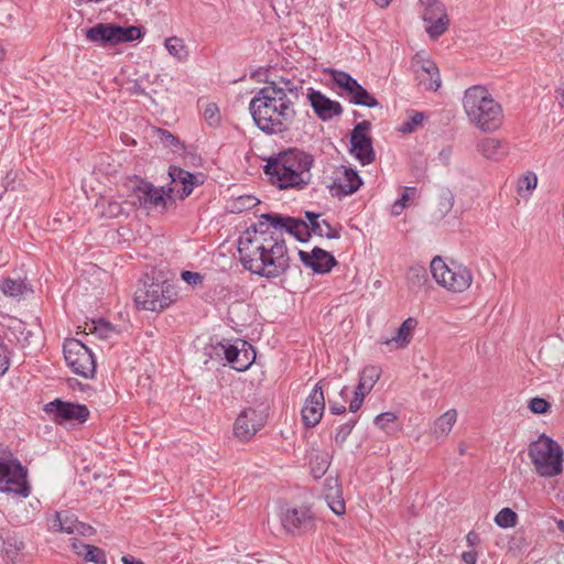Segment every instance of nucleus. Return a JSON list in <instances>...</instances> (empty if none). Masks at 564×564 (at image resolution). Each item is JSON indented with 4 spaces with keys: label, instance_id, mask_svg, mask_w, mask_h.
<instances>
[{
    "label": "nucleus",
    "instance_id": "obj_1",
    "mask_svg": "<svg viewBox=\"0 0 564 564\" xmlns=\"http://www.w3.org/2000/svg\"><path fill=\"white\" fill-rule=\"evenodd\" d=\"M253 226V234L246 230L239 238L238 252L243 268L253 274L274 279L285 273L290 257L281 232L284 229L300 242H307L311 231L306 221L281 214H262Z\"/></svg>",
    "mask_w": 564,
    "mask_h": 564
},
{
    "label": "nucleus",
    "instance_id": "obj_2",
    "mask_svg": "<svg viewBox=\"0 0 564 564\" xmlns=\"http://www.w3.org/2000/svg\"><path fill=\"white\" fill-rule=\"evenodd\" d=\"M303 93V85L294 79L280 77L265 80L249 102L254 124L265 134H282L294 123V99Z\"/></svg>",
    "mask_w": 564,
    "mask_h": 564
},
{
    "label": "nucleus",
    "instance_id": "obj_3",
    "mask_svg": "<svg viewBox=\"0 0 564 564\" xmlns=\"http://www.w3.org/2000/svg\"><path fill=\"white\" fill-rule=\"evenodd\" d=\"M314 158L300 149H289L267 159L263 172L279 189H304L312 181Z\"/></svg>",
    "mask_w": 564,
    "mask_h": 564
},
{
    "label": "nucleus",
    "instance_id": "obj_4",
    "mask_svg": "<svg viewBox=\"0 0 564 564\" xmlns=\"http://www.w3.org/2000/svg\"><path fill=\"white\" fill-rule=\"evenodd\" d=\"M464 109L469 120L480 130L494 131L502 122L501 106L482 86H473L465 91Z\"/></svg>",
    "mask_w": 564,
    "mask_h": 564
},
{
    "label": "nucleus",
    "instance_id": "obj_5",
    "mask_svg": "<svg viewBox=\"0 0 564 564\" xmlns=\"http://www.w3.org/2000/svg\"><path fill=\"white\" fill-rule=\"evenodd\" d=\"M528 455L539 476L551 478L562 474L563 449L547 435L541 434L538 440L531 442Z\"/></svg>",
    "mask_w": 564,
    "mask_h": 564
},
{
    "label": "nucleus",
    "instance_id": "obj_6",
    "mask_svg": "<svg viewBox=\"0 0 564 564\" xmlns=\"http://www.w3.org/2000/svg\"><path fill=\"white\" fill-rule=\"evenodd\" d=\"M176 295L175 288L169 281H154L145 275L139 281L134 292V302L139 308L161 312L175 301Z\"/></svg>",
    "mask_w": 564,
    "mask_h": 564
},
{
    "label": "nucleus",
    "instance_id": "obj_7",
    "mask_svg": "<svg viewBox=\"0 0 564 564\" xmlns=\"http://www.w3.org/2000/svg\"><path fill=\"white\" fill-rule=\"evenodd\" d=\"M430 268L437 284L451 292H464L473 282V273L467 267L456 262L448 265L438 256L431 261Z\"/></svg>",
    "mask_w": 564,
    "mask_h": 564
},
{
    "label": "nucleus",
    "instance_id": "obj_8",
    "mask_svg": "<svg viewBox=\"0 0 564 564\" xmlns=\"http://www.w3.org/2000/svg\"><path fill=\"white\" fill-rule=\"evenodd\" d=\"M0 492L26 498L31 494L28 469L12 455L0 459Z\"/></svg>",
    "mask_w": 564,
    "mask_h": 564
},
{
    "label": "nucleus",
    "instance_id": "obj_9",
    "mask_svg": "<svg viewBox=\"0 0 564 564\" xmlns=\"http://www.w3.org/2000/svg\"><path fill=\"white\" fill-rule=\"evenodd\" d=\"M64 357L70 370L84 378H93L96 361L91 350L76 338H68L63 345Z\"/></svg>",
    "mask_w": 564,
    "mask_h": 564
},
{
    "label": "nucleus",
    "instance_id": "obj_10",
    "mask_svg": "<svg viewBox=\"0 0 564 564\" xmlns=\"http://www.w3.org/2000/svg\"><path fill=\"white\" fill-rule=\"evenodd\" d=\"M424 7L422 19L425 23V31L433 40L443 35L448 26L449 19L445 6L438 0H420Z\"/></svg>",
    "mask_w": 564,
    "mask_h": 564
},
{
    "label": "nucleus",
    "instance_id": "obj_11",
    "mask_svg": "<svg viewBox=\"0 0 564 564\" xmlns=\"http://www.w3.org/2000/svg\"><path fill=\"white\" fill-rule=\"evenodd\" d=\"M332 79L350 96L352 104L368 108L379 105L378 100L347 72L333 69Z\"/></svg>",
    "mask_w": 564,
    "mask_h": 564
},
{
    "label": "nucleus",
    "instance_id": "obj_12",
    "mask_svg": "<svg viewBox=\"0 0 564 564\" xmlns=\"http://www.w3.org/2000/svg\"><path fill=\"white\" fill-rule=\"evenodd\" d=\"M44 411L58 424L72 421L85 423L90 414L86 405L63 401L61 399H55L46 403Z\"/></svg>",
    "mask_w": 564,
    "mask_h": 564
},
{
    "label": "nucleus",
    "instance_id": "obj_13",
    "mask_svg": "<svg viewBox=\"0 0 564 564\" xmlns=\"http://www.w3.org/2000/svg\"><path fill=\"white\" fill-rule=\"evenodd\" d=\"M370 128V121L364 120L358 122L350 133V152L361 162L362 165L370 164L375 161L372 139L368 134Z\"/></svg>",
    "mask_w": 564,
    "mask_h": 564
},
{
    "label": "nucleus",
    "instance_id": "obj_14",
    "mask_svg": "<svg viewBox=\"0 0 564 564\" xmlns=\"http://www.w3.org/2000/svg\"><path fill=\"white\" fill-rule=\"evenodd\" d=\"M283 528L292 534H301L313 530L314 517L306 507L289 508L281 514Z\"/></svg>",
    "mask_w": 564,
    "mask_h": 564
},
{
    "label": "nucleus",
    "instance_id": "obj_15",
    "mask_svg": "<svg viewBox=\"0 0 564 564\" xmlns=\"http://www.w3.org/2000/svg\"><path fill=\"white\" fill-rule=\"evenodd\" d=\"M325 411V397L321 382L316 383L310 395L306 398L302 409V421L305 427L316 426Z\"/></svg>",
    "mask_w": 564,
    "mask_h": 564
},
{
    "label": "nucleus",
    "instance_id": "obj_16",
    "mask_svg": "<svg viewBox=\"0 0 564 564\" xmlns=\"http://www.w3.org/2000/svg\"><path fill=\"white\" fill-rule=\"evenodd\" d=\"M299 257L305 267L318 274L328 273L337 265L335 257L319 247L313 248L311 252L299 250Z\"/></svg>",
    "mask_w": 564,
    "mask_h": 564
},
{
    "label": "nucleus",
    "instance_id": "obj_17",
    "mask_svg": "<svg viewBox=\"0 0 564 564\" xmlns=\"http://www.w3.org/2000/svg\"><path fill=\"white\" fill-rule=\"evenodd\" d=\"M134 195L139 205L145 209L161 208L163 210L166 207L163 188H158L149 182L140 181L134 188Z\"/></svg>",
    "mask_w": 564,
    "mask_h": 564
},
{
    "label": "nucleus",
    "instance_id": "obj_18",
    "mask_svg": "<svg viewBox=\"0 0 564 564\" xmlns=\"http://www.w3.org/2000/svg\"><path fill=\"white\" fill-rule=\"evenodd\" d=\"M380 370L375 366L365 367L360 373L359 382L355 389L354 398L349 404L350 412H357L364 403L365 397L379 380Z\"/></svg>",
    "mask_w": 564,
    "mask_h": 564
},
{
    "label": "nucleus",
    "instance_id": "obj_19",
    "mask_svg": "<svg viewBox=\"0 0 564 564\" xmlns=\"http://www.w3.org/2000/svg\"><path fill=\"white\" fill-rule=\"evenodd\" d=\"M307 98L314 112L323 121L343 113V107L338 101L329 99L318 90L310 89Z\"/></svg>",
    "mask_w": 564,
    "mask_h": 564
},
{
    "label": "nucleus",
    "instance_id": "obj_20",
    "mask_svg": "<svg viewBox=\"0 0 564 564\" xmlns=\"http://www.w3.org/2000/svg\"><path fill=\"white\" fill-rule=\"evenodd\" d=\"M361 185L362 181L358 173L350 167L343 166V170L338 171L329 189L333 196L341 197L354 194Z\"/></svg>",
    "mask_w": 564,
    "mask_h": 564
},
{
    "label": "nucleus",
    "instance_id": "obj_21",
    "mask_svg": "<svg viewBox=\"0 0 564 564\" xmlns=\"http://www.w3.org/2000/svg\"><path fill=\"white\" fill-rule=\"evenodd\" d=\"M261 419L253 409H246L240 412L234 425L235 435L241 441H248L261 427Z\"/></svg>",
    "mask_w": 564,
    "mask_h": 564
},
{
    "label": "nucleus",
    "instance_id": "obj_22",
    "mask_svg": "<svg viewBox=\"0 0 564 564\" xmlns=\"http://www.w3.org/2000/svg\"><path fill=\"white\" fill-rule=\"evenodd\" d=\"M86 40L101 47L117 45L115 23H98L86 30Z\"/></svg>",
    "mask_w": 564,
    "mask_h": 564
},
{
    "label": "nucleus",
    "instance_id": "obj_23",
    "mask_svg": "<svg viewBox=\"0 0 564 564\" xmlns=\"http://www.w3.org/2000/svg\"><path fill=\"white\" fill-rule=\"evenodd\" d=\"M169 176L171 177L172 184L175 186L178 184L182 185V198L189 196L194 188L199 184L196 175L176 165H171L169 167Z\"/></svg>",
    "mask_w": 564,
    "mask_h": 564
},
{
    "label": "nucleus",
    "instance_id": "obj_24",
    "mask_svg": "<svg viewBox=\"0 0 564 564\" xmlns=\"http://www.w3.org/2000/svg\"><path fill=\"white\" fill-rule=\"evenodd\" d=\"M417 79L425 89L436 91L441 87L438 68L431 61H426L417 70Z\"/></svg>",
    "mask_w": 564,
    "mask_h": 564
},
{
    "label": "nucleus",
    "instance_id": "obj_25",
    "mask_svg": "<svg viewBox=\"0 0 564 564\" xmlns=\"http://www.w3.org/2000/svg\"><path fill=\"white\" fill-rule=\"evenodd\" d=\"M80 528H84V523L79 522L74 514H69L68 512H56L52 521V529L58 532L68 534L78 532L85 535V532L80 531Z\"/></svg>",
    "mask_w": 564,
    "mask_h": 564
},
{
    "label": "nucleus",
    "instance_id": "obj_26",
    "mask_svg": "<svg viewBox=\"0 0 564 564\" xmlns=\"http://www.w3.org/2000/svg\"><path fill=\"white\" fill-rule=\"evenodd\" d=\"M0 291L12 299H20L24 294L33 292L31 285L24 279L10 276L0 280Z\"/></svg>",
    "mask_w": 564,
    "mask_h": 564
},
{
    "label": "nucleus",
    "instance_id": "obj_27",
    "mask_svg": "<svg viewBox=\"0 0 564 564\" xmlns=\"http://www.w3.org/2000/svg\"><path fill=\"white\" fill-rule=\"evenodd\" d=\"M417 325V321L413 317L406 318L401 326L397 329L395 336L381 340L386 345L394 343L397 348H404L412 339V333Z\"/></svg>",
    "mask_w": 564,
    "mask_h": 564
},
{
    "label": "nucleus",
    "instance_id": "obj_28",
    "mask_svg": "<svg viewBox=\"0 0 564 564\" xmlns=\"http://www.w3.org/2000/svg\"><path fill=\"white\" fill-rule=\"evenodd\" d=\"M478 151L487 159L499 160L507 153V147L499 139L485 138L477 144Z\"/></svg>",
    "mask_w": 564,
    "mask_h": 564
},
{
    "label": "nucleus",
    "instance_id": "obj_29",
    "mask_svg": "<svg viewBox=\"0 0 564 564\" xmlns=\"http://www.w3.org/2000/svg\"><path fill=\"white\" fill-rule=\"evenodd\" d=\"M457 420V412L454 409H451L438 416L433 426V434L436 437L446 436L453 429L455 422Z\"/></svg>",
    "mask_w": 564,
    "mask_h": 564
},
{
    "label": "nucleus",
    "instance_id": "obj_30",
    "mask_svg": "<svg viewBox=\"0 0 564 564\" xmlns=\"http://www.w3.org/2000/svg\"><path fill=\"white\" fill-rule=\"evenodd\" d=\"M330 465V456L326 452L312 453L310 457L311 473L314 478L323 477L328 470Z\"/></svg>",
    "mask_w": 564,
    "mask_h": 564
},
{
    "label": "nucleus",
    "instance_id": "obj_31",
    "mask_svg": "<svg viewBox=\"0 0 564 564\" xmlns=\"http://www.w3.org/2000/svg\"><path fill=\"white\" fill-rule=\"evenodd\" d=\"M241 346L237 361L235 362L234 369L237 371L247 370L256 359V351L253 347L246 340H239Z\"/></svg>",
    "mask_w": 564,
    "mask_h": 564
},
{
    "label": "nucleus",
    "instance_id": "obj_32",
    "mask_svg": "<svg viewBox=\"0 0 564 564\" xmlns=\"http://www.w3.org/2000/svg\"><path fill=\"white\" fill-rule=\"evenodd\" d=\"M116 34H117V45L122 43L133 42L135 40H141L144 35L142 28L129 25L121 26L116 24Z\"/></svg>",
    "mask_w": 564,
    "mask_h": 564
},
{
    "label": "nucleus",
    "instance_id": "obj_33",
    "mask_svg": "<svg viewBox=\"0 0 564 564\" xmlns=\"http://www.w3.org/2000/svg\"><path fill=\"white\" fill-rule=\"evenodd\" d=\"M410 290L422 288L427 282V272L423 267H411L406 274Z\"/></svg>",
    "mask_w": 564,
    "mask_h": 564
},
{
    "label": "nucleus",
    "instance_id": "obj_34",
    "mask_svg": "<svg viewBox=\"0 0 564 564\" xmlns=\"http://www.w3.org/2000/svg\"><path fill=\"white\" fill-rule=\"evenodd\" d=\"M3 552L6 557L14 563V560L19 552L24 549V542L20 540L17 535H8L3 540Z\"/></svg>",
    "mask_w": 564,
    "mask_h": 564
},
{
    "label": "nucleus",
    "instance_id": "obj_35",
    "mask_svg": "<svg viewBox=\"0 0 564 564\" xmlns=\"http://www.w3.org/2000/svg\"><path fill=\"white\" fill-rule=\"evenodd\" d=\"M438 209L435 215L436 219L444 218L454 206V194L448 188H443L438 195Z\"/></svg>",
    "mask_w": 564,
    "mask_h": 564
},
{
    "label": "nucleus",
    "instance_id": "obj_36",
    "mask_svg": "<svg viewBox=\"0 0 564 564\" xmlns=\"http://www.w3.org/2000/svg\"><path fill=\"white\" fill-rule=\"evenodd\" d=\"M310 231L311 236L315 235L318 237H326L328 239H338L340 237L339 229L332 227L326 219H318V223L313 224V228Z\"/></svg>",
    "mask_w": 564,
    "mask_h": 564
},
{
    "label": "nucleus",
    "instance_id": "obj_37",
    "mask_svg": "<svg viewBox=\"0 0 564 564\" xmlns=\"http://www.w3.org/2000/svg\"><path fill=\"white\" fill-rule=\"evenodd\" d=\"M518 516L510 508L501 509L495 517V522L498 527L508 529L513 528L517 524Z\"/></svg>",
    "mask_w": 564,
    "mask_h": 564
},
{
    "label": "nucleus",
    "instance_id": "obj_38",
    "mask_svg": "<svg viewBox=\"0 0 564 564\" xmlns=\"http://www.w3.org/2000/svg\"><path fill=\"white\" fill-rule=\"evenodd\" d=\"M158 137L162 144L166 148H170L173 152H180L184 150V145L181 143L180 139L165 129L158 130Z\"/></svg>",
    "mask_w": 564,
    "mask_h": 564
},
{
    "label": "nucleus",
    "instance_id": "obj_39",
    "mask_svg": "<svg viewBox=\"0 0 564 564\" xmlns=\"http://www.w3.org/2000/svg\"><path fill=\"white\" fill-rule=\"evenodd\" d=\"M326 500L332 509V511L337 514L341 516L346 511V506L344 499L340 497V490L338 488L335 489V495L327 494Z\"/></svg>",
    "mask_w": 564,
    "mask_h": 564
},
{
    "label": "nucleus",
    "instance_id": "obj_40",
    "mask_svg": "<svg viewBox=\"0 0 564 564\" xmlns=\"http://www.w3.org/2000/svg\"><path fill=\"white\" fill-rule=\"evenodd\" d=\"M538 177L534 173L528 172L525 175L521 176L518 181V193L523 196L524 193H530L532 189L536 187Z\"/></svg>",
    "mask_w": 564,
    "mask_h": 564
},
{
    "label": "nucleus",
    "instance_id": "obj_41",
    "mask_svg": "<svg viewBox=\"0 0 564 564\" xmlns=\"http://www.w3.org/2000/svg\"><path fill=\"white\" fill-rule=\"evenodd\" d=\"M83 558L86 562H91L95 564H106L107 563L105 551L102 549L91 545V544L87 549Z\"/></svg>",
    "mask_w": 564,
    "mask_h": 564
},
{
    "label": "nucleus",
    "instance_id": "obj_42",
    "mask_svg": "<svg viewBox=\"0 0 564 564\" xmlns=\"http://www.w3.org/2000/svg\"><path fill=\"white\" fill-rule=\"evenodd\" d=\"M424 115L422 112H413V115L402 123L399 131L402 133H411L422 123Z\"/></svg>",
    "mask_w": 564,
    "mask_h": 564
},
{
    "label": "nucleus",
    "instance_id": "obj_43",
    "mask_svg": "<svg viewBox=\"0 0 564 564\" xmlns=\"http://www.w3.org/2000/svg\"><path fill=\"white\" fill-rule=\"evenodd\" d=\"M357 423L356 419H351L346 423L341 424L337 429V433L335 435V442L339 445L344 444L348 435L351 433L352 429Z\"/></svg>",
    "mask_w": 564,
    "mask_h": 564
},
{
    "label": "nucleus",
    "instance_id": "obj_44",
    "mask_svg": "<svg viewBox=\"0 0 564 564\" xmlns=\"http://www.w3.org/2000/svg\"><path fill=\"white\" fill-rule=\"evenodd\" d=\"M165 47L171 55L177 58H181V53L184 51L183 41L176 36L166 39Z\"/></svg>",
    "mask_w": 564,
    "mask_h": 564
},
{
    "label": "nucleus",
    "instance_id": "obj_45",
    "mask_svg": "<svg viewBox=\"0 0 564 564\" xmlns=\"http://www.w3.org/2000/svg\"><path fill=\"white\" fill-rule=\"evenodd\" d=\"M550 408L551 404L543 398L535 397L529 401V409L535 414H544Z\"/></svg>",
    "mask_w": 564,
    "mask_h": 564
},
{
    "label": "nucleus",
    "instance_id": "obj_46",
    "mask_svg": "<svg viewBox=\"0 0 564 564\" xmlns=\"http://www.w3.org/2000/svg\"><path fill=\"white\" fill-rule=\"evenodd\" d=\"M94 324V332L98 334L101 338H108L109 335L113 332L112 325L105 321L104 318H100L98 321H93Z\"/></svg>",
    "mask_w": 564,
    "mask_h": 564
},
{
    "label": "nucleus",
    "instance_id": "obj_47",
    "mask_svg": "<svg viewBox=\"0 0 564 564\" xmlns=\"http://www.w3.org/2000/svg\"><path fill=\"white\" fill-rule=\"evenodd\" d=\"M223 348H224L226 360L234 368L235 362L237 361V358L239 356L240 348H241L239 341L236 344L223 345Z\"/></svg>",
    "mask_w": 564,
    "mask_h": 564
},
{
    "label": "nucleus",
    "instance_id": "obj_48",
    "mask_svg": "<svg viewBox=\"0 0 564 564\" xmlns=\"http://www.w3.org/2000/svg\"><path fill=\"white\" fill-rule=\"evenodd\" d=\"M397 420V415L393 412H383L375 417V425L380 430H386L389 423H392Z\"/></svg>",
    "mask_w": 564,
    "mask_h": 564
},
{
    "label": "nucleus",
    "instance_id": "obj_49",
    "mask_svg": "<svg viewBox=\"0 0 564 564\" xmlns=\"http://www.w3.org/2000/svg\"><path fill=\"white\" fill-rule=\"evenodd\" d=\"M204 118L210 124L215 126L219 121V110L215 104H208L204 110Z\"/></svg>",
    "mask_w": 564,
    "mask_h": 564
},
{
    "label": "nucleus",
    "instance_id": "obj_50",
    "mask_svg": "<svg viewBox=\"0 0 564 564\" xmlns=\"http://www.w3.org/2000/svg\"><path fill=\"white\" fill-rule=\"evenodd\" d=\"M10 366L8 347L0 338V377L6 373Z\"/></svg>",
    "mask_w": 564,
    "mask_h": 564
},
{
    "label": "nucleus",
    "instance_id": "obj_51",
    "mask_svg": "<svg viewBox=\"0 0 564 564\" xmlns=\"http://www.w3.org/2000/svg\"><path fill=\"white\" fill-rule=\"evenodd\" d=\"M181 276L189 285H197L203 282V275L198 272L182 271Z\"/></svg>",
    "mask_w": 564,
    "mask_h": 564
},
{
    "label": "nucleus",
    "instance_id": "obj_52",
    "mask_svg": "<svg viewBox=\"0 0 564 564\" xmlns=\"http://www.w3.org/2000/svg\"><path fill=\"white\" fill-rule=\"evenodd\" d=\"M122 206L117 202H108L107 208L102 212V214L108 218H113L122 214Z\"/></svg>",
    "mask_w": 564,
    "mask_h": 564
},
{
    "label": "nucleus",
    "instance_id": "obj_53",
    "mask_svg": "<svg viewBox=\"0 0 564 564\" xmlns=\"http://www.w3.org/2000/svg\"><path fill=\"white\" fill-rule=\"evenodd\" d=\"M89 545L90 544L84 543L83 541H80L78 539H72V547L78 556L84 557Z\"/></svg>",
    "mask_w": 564,
    "mask_h": 564
},
{
    "label": "nucleus",
    "instance_id": "obj_54",
    "mask_svg": "<svg viewBox=\"0 0 564 564\" xmlns=\"http://www.w3.org/2000/svg\"><path fill=\"white\" fill-rule=\"evenodd\" d=\"M238 203L243 208H251V207L256 206L259 203V200L253 196L246 195V196H240L238 199Z\"/></svg>",
    "mask_w": 564,
    "mask_h": 564
},
{
    "label": "nucleus",
    "instance_id": "obj_55",
    "mask_svg": "<svg viewBox=\"0 0 564 564\" xmlns=\"http://www.w3.org/2000/svg\"><path fill=\"white\" fill-rule=\"evenodd\" d=\"M321 218V214L314 212H305V221L308 225V230H312L313 224H317Z\"/></svg>",
    "mask_w": 564,
    "mask_h": 564
},
{
    "label": "nucleus",
    "instance_id": "obj_56",
    "mask_svg": "<svg viewBox=\"0 0 564 564\" xmlns=\"http://www.w3.org/2000/svg\"><path fill=\"white\" fill-rule=\"evenodd\" d=\"M416 193L415 187H405L404 192L401 194V197L398 198L400 202L405 203V206L408 205V202L414 196Z\"/></svg>",
    "mask_w": 564,
    "mask_h": 564
},
{
    "label": "nucleus",
    "instance_id": "obj_57",
    "mask_svg": "<svg viewBox=\"0 0 564 564\" xmlns=\"http://www.w3.org/2000/svg\"><path fill=\"white\" fill-rule=\"evenodd\" d=\"M462 560L466 564H476L477 563V553L475 551H466L462 554Z\"/></svg>",
    "mask_w": 564,
    "mask_h": 564
},
{
    "label": "nucleus",
    "instance_id": "obj_58",
    "mask_svg": "<svg viewBox=\"0 0 564 564\" xmlns=\"http://www.w3.org/2000/svg\"><path fill=\"white\" fill-rule=\"evenodd\" d=\"M405 207V203H402L399 199H397L392 205L391 213L392 215L398 216L403 212Z\"/></svg>",
    "mask_w": 564,
    "mask_h": 564
},
{
    "label": "nucleus",
    "instance_id": "obj_59",
    "mask_svg": "<svg viewBox=\"0 0 564 564\" xmlns=\"http://www.w3.org/2000/svg\"><path fill=\"white\" fill-rule=\"evenodd\" d=\"M329 412L333 414V415H339V414H343L346 412V408L345 405L343 404H337V403H334V404H330L329 405Z\"/></svg>",
    "mask_w": 564,
    "mask_h": 564
},
{
    "label": "nucleus",
    "instance_id": "obj_60",
    "mask_svg": "<svg viewBox=\"0 0 564 564\" xmlns=\"http://www.w3.org/2000/svg\"><path fill=\"white\" fill-rule=\"evenodd\" d=\"M466 541L468 545L473 546L479 542V536L475 531H470L466 535Z\"/></svg>",
    "mask_w": 564,
    "mask_h": 564
},
{
    "label": "nucleus",
    "instance_id": "obj_61",
    "mask_svg": "<svg viewBox=\"0 0 564 564\" xmlns=\"http://www.w3.org/2000/svg\"><path fill=\"white\" fill-rule=\"evenodd\" d=\"M373 1L378 7L383 9V8H387L391 3L392 0H373Z\"/></svg>",
    "mask_w": 564,
    "mask_h": 564
},
{
    "label": "nucleus",
    "instance_id": "obj_62",
    "mask_svg": "<svg viewBox=\"0 0 564 564\" xmlns=\"http://www.w3.org/2000/svg\"><path fill=\"white\" fill-rule=\"evenodd\" d=\"M557 529L564 533V520L560 519L556 521Z\"/></svg>",
    "mask_w": 564,
    "mask_h": 564
},
{
    "label": "nucleus",
    "instance_id": "obj_63",
    "mask_svg": "<svg viewBox=\"0 0 564 564\" xmlns=\"http://www.w3.org/2000/svg\"><path fill=\"white\" fill-rule=\"evenodd\" d=\"M80 531H84L85 534L91 533L93 532V528L90 525H87V524L84 523V528H80Z\"/></svg>",
    "mask_w": 564,
    "mask_h": 564
},
{
    "label": "nucleus",
    "instance_id": "obj_64",
    "mask_svg": "<svg viewBox=\"0 0 564 564\" xmlns=\"http://www.w3.org/2000/svg\"><path fill=\"white\" fill-rule=\"evenodd\" d=\"M4 50L3 47L0 46V59H2L4 57Z\"/></svg>",
    "mask_w": 564,
    "mask_h": 564
}]
</instances>
